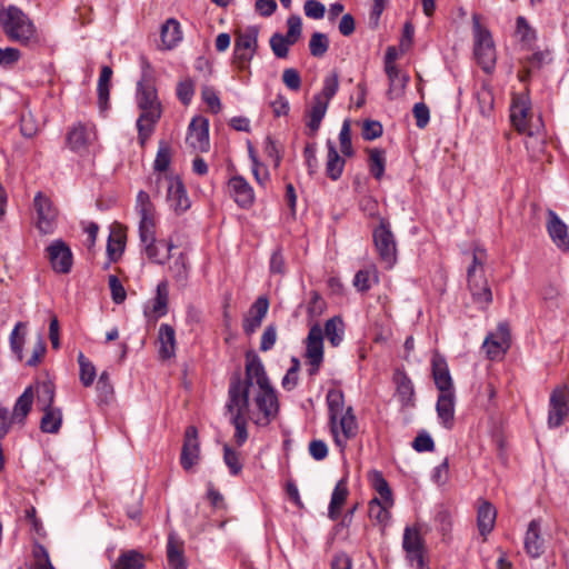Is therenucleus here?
<instances>
[{
    "mask_svg": "<svg viewBox=\"0 0 569 569\" xmlns=\"http://www.w3.org/2000/svg\"><path fill=\"white\" fill-rule=\"evenodd\" d=\"M254 402L259 411L263 415L267 423L278 415V397L271 385L266 388H259V391L254 396Z\"/></svg>",
    "mask_w": 569,
    "mask_h": 569,
    "instance_id": "20",
    "label": "nucleus"
},
{
    "mask_svg": "<svg viewBox=\"0 0 569 569\" xmlns=\"http://www.w3.org/2000/svg\"><path fill=\"white\" fill-rule=\"evenodd\" d=\"M486 253L481 249L473 251L472 263L468 268V286L472 300L480 309H487L492 302V291L485 278L483 262Z\"/></svg>",
    "mask_w": 569,
    "mask_h": 569,
    "instance_id": "3",
    "label": "nucleus"
},
{
    "mask_svg": "<svg viewBox=\"0 0 569 569\" xmlns=\"http://www.w3.org/2000/svg\"><path fill=\"white\" fill-rule=\"evenodd\" d=\"M200 460V443L198 430L194 426H189L184 432V440L180 455V463L186 471L191 470Z\"/></svg>",
    "mask_w": 569,
    "mask_h": 569,
    "instance_id": "12",
    "label": "nucleus"
},
{
    "mask_svg": "<svg viewBox=\"0 0 569 569\" xmlns=\"http://www.w3.org/2000/svg\"><path fill=\"white\" fill-rule=\"evenodd\" d=\"M228 186L231 196L240 207L248 208L253 203V190L244 178L240 176L232 177Z\"/></svg>",
    "mask_w": 569,
    "mask_h": 569,
    "instance_id": "26",
    "label": "nucleus"
},
{
    "mask_svg": "<svg viewBox=\"0 0 569 569\" xmlns=\"http://www.w3.org/2000/svg\"><path fill=\"white\" fill-rule=\"evenodd\" d=\"M167 180V200L170 208L177 213L184 212L191 206L187 190L179 178H166Z\"/></svg>",
    "mask_w": 569,
    "mask_h": 569,
    "instance_id": "18",
    "label": "nucleus"
},
{
    "mask_svg": "<svg viewBox=\"0 0 569 569\" xmlns=\"http://www.w3.org/2000/svg\"><path fill=\"white\" fill-rule=\"evenodd\" d=\"M112 69L109 66H103L98 80V103L101 110L108 108L109 96H110V80L112 77Z\"/></svg>",
    "mask_w": 569,
    "mask_h": 569,
    "instance_id": "40",
    "label": "nucleus"
},
{
    "mask_svg": "<svg viewBox=\"0 0 569 569\" xmlns=\"http://www.w3.org/2000/svg\"><path fill=\"white\" fill-rule=\"evenodd\" d=\"M300 370V360L297 357L291 358V367L287 370L282 378L281 386L284 390L291 391L298 385Z\"/></svg>",
    "mask_w": 569,
    "mask_h": 569,
    "instance_id": "57",
    "label": "nucleus"
},
{
    "mask_svg": "<svg viewBox=\"0 0 569 569\" xmlns=\"http://www.w3.org/2000/svg\"><path fill=\"white\" fill-rule=\"evenodd\" d=\"M391 507L392 505H388L386 501L379 498H373L369 502L368 513L370 519L377 521L380 525H386L390 519L389 509Z\"/></svg>",
    "mask_w": 569,
    "mask_h": 569,
    "instance_id": "46",
    "label": "nucleus"
},
{
    "mask_svg": "<svg viewBox=\"0 0 569 569\" xmlns=\"http://www.w3.org/2000/svg\"><path fill=\"white\" fill-rule=\"evenodd\" d=\"M348 495L349 490L347 487V480L342 478L337 482L331 495L328 510V516L331 520H337L340 517L341 508L345 505Z\"/></svg>",
    "mask_w": 569,
    "mask_h": 569,
    "instance_id": "32",
    "label": "nucleus"
},
{
    "mask_svg": "<svg viewBox=\"0 0 569 569\" xmlns=\"http://www.w3.org/2000/svg\"><path fill=\"white\" fill-rule=\"evenodd\" d=\"M54 401V386L51 381H43L38 387V405L41 409L52 408Z\"/></svg>",
    "mask_w": 569,
    "mask_h": 569,
    "instance_id": "56",
    "label": "nucleus"
},
{
    "mask_svg": "<svg viewBox=\"0 0 569 569\" xmlns=\"http://www.w3.org/2000/svg\"><path fill=\"white\" fill-rule=\"evenodd\" d=\"M328 156L326 162V173L331 180H338L343 171L346 161L338 153L336 146L331 140L327 141Z\"/></svg>",
    "mask_w": 569,
    "mask_h": 569,
    "instance_id": "34",
    "label": "nucleus"
},
{
    "mask_svg": "<svg viewBox=\"0 0 569 569\" xmlns=\"http://www.w3.org/2000/svg\"><path fill=\"white\" fill-rule=\"evenodd\" d=\"M328 106L329 103L326 100L313 97L312 104L310 109L307 110V127L310 129L312 136L319 130Z\"/></svg>",
    "mask_w": 569,
    "mask_h": 569,
    "instance_id": "36",
    "label": "nucleus"
},
{
    "mask_svg": "<svg viewBox=\"0 0 569 569\" xmlns=\"http://www.w3.org/2000/svg\"><path fill=\"white\" fill-rule=\"evenodd\" d=\"M48 258L52 269L59 273H69L72 267V252L63 240H54L48 248Z\"/></svg>",
    "mask_w": 569,
    "mask_h": 569,
    "instance_id": "14",
    "label": "nucleus"
},
{
    "mask_svg": "<svg viewBox=\"0 0 569 569\" xmlns=\"http://www.w3.org/2000/svg\"><path fill=\"white\" fill-rule=\"evenodd\" d=\"M525 549L527 553L537 558L543 552V539L540 537V522L531 520L525 537Z\"/></svg>",
    "mask_w": 569,
    "mask_h": 569,
    "instance_id": "31",
    "label": "nucleus"
},
{
    "mask_svg": "<svg viewBox=\"0 0 569 569\" xmlns=\"http://www.w3.org/2000/svg\"><path fill=\"white\" fill-rule=\"evenodd\" d=\"M171 162V149L168 143L160 142L159 149L154 159L153 169L159 172H164Z\"/></svg>",
    "mask_w": 569,
    "mask_h": 569,
    "instance_id": "59",
    "label": "nucleus"
},
{
    "mask_svg": "<svg viewBox=\"0 0 569 569\" xmlns=\"http://www.w3.org/2000/svg\"><path fill=\"white\" fill-rule=\"evenodd\" d=\"M159 357L170 359L176 355V332L172 326L162 323L158 332Z\"/></svg>",
    "mask_w": 569,
    "mask_h": 569,
    "instance_id": "30",
    "label": "nucleus"
},
{
    "mask_svg": "<svg viewBox=\"0 0 569 569\" xmlns=\"http://www.w3.org/2000/svg\"><path fill=\"white\" fill-rule=\"evenodd\" d=\"M43 416L40 420V429L46 433H58L62 425V411L60 408L52 407L41 409Z\"/></svg>",
    "mask_w": 569,
    "mask_h": 569,
    "instance_id": "39",
    "label": "nucleus"
},
{
    "mask_svg": "<svg viewBox=\"0 0 569 569\" xmlns=\"http://www.w3.org/2000/svg\"><path fill=\"white\" fill-rule=\"evenodd\" d=\"M532 112L529 98L523 94L513 96L510 106V121L515 129L525 134L539 133L543 128L541 119L538 118L533 123L531 122Z\"/></svg>",
    "mask_w": 569,
    "mask_h": 569,
    "instance_id": "5",
    "label": "nucleus"
},
{
    "mask_svg": "<svg viewBox=\"0 0 569 569\" xmlns=\"http://www.w3.org/2000/svg\"><path fill=\"white\" fill-rule=\"evenodd\" d=\"M249 392L250 387L242 381L241 373L239 371L234 372L230 378L228 401L226 405L231 416H233V413L246 416L249 410Z\"/></svg>",
    "mask_w": 569,
    "mask_h": 569,
    "instance_id": "8",
    "label": "nucleus"
},
{
    "mask_svg": "<svg viewBox=\"0 0 569 569\" xmlns=\"http://www.w3.org/2000/svg\"><path fill=\"white\" fill-rule=\"evenodd\" d=\"M144 556L134 549L121 551L111 569H144Z\"/></svg>",
    "mask_w": 569,
    "mask_h": 569,
    "instance_id": "35",
    "label": "nucleus"
},
{
    "mask_svg": "<svg viewBox=\"0 0 569 569\" xmlns=\"http://www.w3.org/2000/svg\"><path fill=\"white\" fill-rule=\"evenodd\" d=\"M305 358L309 376H316L323 362V330L319 325L312 326L308 332Z\"/></svg>",
    "mask_w": 569,
    "mask_h": 569,
    "instance_id": "9",
    "label": "nucleus"
},
{
    "mask_svg": "<svg viewBox=\"0 0 569 569\" xmlns=\"http://www.w3.org/2000/svg\"><path fill=\"white\" fill-rule=\"evenodd\" d=\"M223 461L232 476H238L242 470L240 453L233 450L229 445L223 446Z\"/></svg>",
    "mask_w": 569,
    "mask_h": 569,
    "instance_id": "55",
    "label": "nucleus"
},
{
    "mask_svg": "<svg viewBox=\"0 0 569 569\" xmlns=\"http://www.w3.org/2000/svg\"><path fill=\"white\" fill-rule=\"evenodd\" d=\"M242 381L249 387L256 382L258 388H266L271 385L261 359L252 351L246 355V377Z\"/></svg>",
    "mask_w": 569,
    "mask_h": 569,
    "instance_id": "15",
    "label": "nucleus"
},
{
    "mask_svg": "<svg viewBox=\"0 0 569 569\" xmlns=\"http://www.w3.org/2000/svg\"><path fill=\"white\" fill-rule=\"evenodd\" d=\"M137 210L140 216L139 228L154 226V208L146 191H139L137 196Z\"/></svg>",
    "mask_w": 569,
    "mask_h": 569,
    "instance_id": "37",
    "label": "nucleus"
},
{
    "mask_svg": "<svg viewBox=\"0 0 569 569\" xmlns=\"http://www.w3.org/2000/svg\"><path fill=\"white\" fill-rule=\"evenodd\" d=\"M26 328L27 325L20 321L14 326L10 335L11 350L19 360H22V349L26 341Z\"/></svg>",
    "mask_w": 569,
    "mask_h": 569,
    "instance_id": "49",
    "label": "nucleus"
},
{
    "mask_svg": "<svg viewBox=\"0 0 569 569\" xmlns=\"http://www.w3.org/2000/svg\"><path fill=\"white\" fill-rule=\"evenodd\" d=\"M258 33L257 27H249L243 32H238L234 41V47L238 50H249L252 52L257 51L258 48Z\"/></svg>",
    "mask_w": 569,
    "mask_h": 569,
    "instance_id": "45",
    "label": "nucleus"
},
{
    "mask_svg": "<svg viewBox=\"0 0 569 569\" xmlns=\"http://www.w3.org/2000/svg\"><path fill=\"white\" fill-rule=\"evenodd\" d=\"M37 212V228L42 233H51L57 219V210L51 200L43 193L38 192L33 200Z\"/></svg>",
    "mask_w": 569,
    "mask_h": 569,
    "instance_id": "10",
    "label": "nucleus"
},
{
    "mask_svg": "<svg viewBox=\"0 0 569 569\" xmlns=\"http://www.w3.org/2000/svg\"><path fill=\"white\" fill-rule=\"evenodd\" d=\"M230 421L236 429L233 436L234 442L237 443V446L241 447L248 439L247 421L244 419V416L233 413V416H231Z\"/></svg>",
    "mask_w": 569,
    "mask_h": 569,
    "instance_id": "60",
    "label": "nucleus"
},
{
    "mask_svg": "<svg viewBox=\"0 0 569 569\" xmlns=\"http://www.w3.org/2000/svg\"><path fill=\"white\" fill-rule=\"evenodd\" d=\"M479 111L483 117H489L493 110V93L487 87L482 86L476 93Z\"/></svg>",
    "mask_w": 569,
    "mask_h": 569,
    "instance_id": "51",
    "label": "nucleus"
},
{
    "mask_svg": "<svg viewBox=\"0 0 569 569\" xmlns=\"http://www.w3.org/2000/svg\"><path fill=\"white\" fill-rule=\"evenodd\" d=\"M510 333L507 323H500L495 333H490L485 342L483 348L490 358H496L500 353H505L509 348Z\"/></svg>",
    "mask_w": 569,
    "mask_h": 569,
    "instance_id": "22",
    "label": "nucleus"
},
{
    "mask_svg": "<svg viewBox=\"0 0 569 569\" xmlns=\"http://www.w3.org/2000/svg\"><path fill=\"white\" fill-rule=\"evenodd\" d=\"M497 518V510L487 500H479L477 508V528L483 540L493 530Z\"/></svg>",
    "mask_w": 569,
    "mask_h": 569,
    "instance_id": "24",
    "label": "nucleus"
},
{
    "mask_svg": "<svg viewBox=\"0 0 569 569\" xmlns=\"http://www.w3.org/2000/svg\"><path fill=\"white\" fill-rule=\"evenodd\" d=\"M402 546L411 561H417L419 566L423 565L422 539L416 529L406 528Z\"/></svg>",
    "mask_w": 569,
    "mask_h": 569,
    "instance_id": "29",
    "label": "nucleus"
},
{
    "mask_svg": "<svg viewBox=\"0 0 569 569\" xmlns=\"http://www.w3.org/2000/svg\"><path fill=\"white\" fill-rule=\"evenodd\" d=\"M345 323L340 317H332L326 321L323 335L332 347H338L343 340Z\"/></svg>",
    "mask_w": 569,
    "mask_h": 569,
    "instance_id": "43",
    "label": "nucleus"
},
{
    "mask_svg": "<svg viewBox=\"0 0 569 569\" xmlns=\"http://www.w3.org/2000/svg\"><path fill=\"white\" fill-rule=\"evenodd\" d=\"M167 559L170 569H187L184 543L173 533H170L168 538Z\"/></svg>",
    "mask_w": 569,
    "mask_h": 569,
    "instance_id": "28",
    "label": "nucleus"
},
{
    "mask_svg": "<svg viewBox=\"0 0 569 569\" xmlns=\"http://www.w3.org/2000/svg\"><path fill=\"white\" fill-rule=\"evenodd\" d=\"M78 363L80 367L79 378L81 383L84 387H90L97 377L94 365L87 359L82 352L78 355Z\"/></svg>",
    "mask_w": 569,
    "mask_h": 569,
    "instance_id": "48",
    "label": "nucleus"
},
{
    "mask_svg": "<svg viewBox=\"0 0 569 569\" xmlns=\"http://www.w3.org/2000/svg\"><path fill=\"white\" fill-rule=\"evenodd\" d=\"M170 271L173 273L178 282H184L188 278V261L187 256L181 252L170 266Z\"/></svg>",
    "mask_w": 569,
    "mask_h": 569,
    "instance_id": "62",
    "label": "nucleus"
},
{
    "mask_svg": "<svg viewBox=\"0 0 569 569\" xmlns=\"http://www.w3.org/2000/svg\"><path fill=\"white\" fill-rule=\"evenodd\" d=\"M0 23L3 32L11 40L22 46L36 43L37 32L32 21L19 8L10 6L0 12Z\"/></svg>",
    "mask_w": 569,
    "mask_h": 569,
    "instance_id": "2",
    "label": "nucleus"
},
{
    "mask_svg": "<svg viewBox=\"0 0 569 569\" xmlns=\"http://www.w3.org/2000/svg\"><path fill=\"white\" fill-rule=\"evenodd\" d=\"M438 418L445 428L451 429L455 421V391L452 392H440L437 406H436Z\"/></svg>",
    "mask_w": 569,
    "mask_h": 569,
    "instance_id": "27",
    "label": "nucleus"
},
{
    "mask_svg": "<svg viewBox=\"0 0 569 569\" xmlns=\"http://www.w3.org/2000/svg\"><path fill=\"white\" fill-rule=\"evenodd\" d=\"M187 144L194 151L209 150V121L206 118H193L189 124L186 137Z\"/></svg>",
    "mask_w": 569,
    "mask_h": 569,
    "instance_id": "11",
    "label": "nucleus"
},
{
    "mask_svg": "<svg viewBox=\"0 0 569 569\" xmlns=\"http://www.w3.org/2000/svg\"><path fill=\"white\" fill-rule=\"evenodd\" d=\"M269 309V301L266 297H259L250 307L242 323L243 331L251 336L262 323Z\"/></svg>",
    "mask_w": 569,
    "mask_h": 569,
    "instance_id": "23",
    "label": "nucleus"
},
{
    "mask_svg": "<svg viewBox=\"0 0 569 569\" xmlns=\"http://www.w3.org/2000/svg\"><path fill=\"white\" fill-rule=\"evenodd\" d=\"M358 433V422L352 407H348L338 418V438L341 440L337 445L341 450L347 446V441L355 438Z\"/></svg>",
    "mask_w": 569,
    "mask_h": 569,
    "instance_id": "25",
    "label": "nucleus"
},
{
    "mask_svg": "<svg viewBox=\"0 0 569 569\" xmlns=\"http://www.w3.org/2000/svg\"><path fill=\"white\" fill-rule=\"evenodd\" d=\"M126 247V236L122 232H111L107 243V253L109 262H117L122 256ZM110 263L106 264V268Z\"/></svg>",
    "mask_w": 569,
    "mask_h": 569,
    "instance_id": "44",
    "label": "nucleus"
},
{
    "mask_svg": "<svg viewBox=\"0 0 569 569\" xmlns=\"http://www.w3.org/2000/svg\"><path fill=\"white\" fill-rule=\"evenodd\" d=\"M568 399L566 387H559L551 393L548 417V423L551 428H557L562 425L563 419L569 411Z\"/></svg>",
    "mask_w": 569,
    "mask_h": 569,
    "instance_id": "16",
    "label": "nucleus"
},
{
    "mask_svg": "<svg viewBox=\"0 0 569 569\" xmlns=\"http://www.w3.org/2000/svg\"><path fill=\"white\" fill-rule=\"evenodd\" d=\"M33 557L34 569H54L50 561L49 553L42 545L37 543L33 547Z\"/></svg>",
    "mask_w": 569,
    "mask_h": 569,
    "instance_id": "63",
    "label": "nucleus"
},
{
    "mask_svg": "<svg viewBox=\"0 0 569 569\" xmlns=\"http://www.w3.org/2000/svg\"><path fill=\"white\" fill-rule=\"evenodd\" d=\"M181 40L180 23L171 18L161 28V41L167 49H172Z\"/></svg>",
    "mask_w": 569,
    "mask_h": 569,
    "instance_id": "42",
    "label": "nucleus"
},
{
    "mask_svg": "<svg viewBox=\"0 0 569 569\" xmlns=\"http://www.w3.org/2000/svg\"><path fill=\"white\" fill-rule=\"evenodd\" d=\"M432 377L439 392H452L453 382L446 359L436 352L431 359Z\"/></svg>",
    "mask_w": 569,
    "mask_h": 569,
    "instance_id": "21",
    "label": "nucleus"
},
{
    "mask_svg": "<svg viewBox=\"0 0 569 569\" xmlns=\"http://www.w3.org/2000/svg\"><path fill=\"white\" fill-rule=\"evenodd\" d=\"M370 479L372 482V487L379 493L381 500L386 501L388 505H393L392 493L387 480L383 478L380 471H372L370 473Z\"/></svg>",
    "mask_w": 569,
    "mask_h": 569,
    "instance_id": "47",
    "label": "nucleus"
},
{
    "mask_svg": "<svg viewBox=\"0 0 569 569\" xmlns=\"http://www.w3.org/2000/svg\"><path fill=\"white\" fill-rule=\"evenodd\" d=\"M395 382L397 385V395L402 406H412L415 389L410 378L401 371L395 373Z\"/></svg>",
    "mask_w": 569,
    "mask_h": 569,
    "instance_id": "38",
    "label": "nucleus"
},
{
    "mask_svg": "<svg viewBox=\"0 0 569 569\" xmlns=\"http://www.w3.org/2000/svg\"><path fill=\"white\" fill-rule=\"evenodd\" d=\"M547 231L553 243L562 251L569 252V228L551 209L547 211Z\"/></svg>",
    "mask_w": 569,
    "mask_h": 569,
    "instance_id": "17",
    "label": "nucleus"
},
{
    "mask_svg": "<svg viewBox=\"0 0 569 569\" xmlns=\"http://www.w3.org/2000/svg\"><path fill=\"white\" fill-rule=\"evenodd\" d=\"M526 147L531 152L533 158H539L545 153L546 139L542 134V129L539 133L527 134Z\"/></svg>",
    "mask_w": 569,
    "mask_h": 569,
    "instance_id": "58",
    "label": "nucleus"
},
{
    "mask_svg": "<svg viewBox=\"0 0 569 569\" xmlns=\"http://www.w3.org/2000/svg\"><path fill=\"white\" fill-rule=\"evenodd\" d=\"M369 167L372 176L380 180L385 173V152L380 149L369 151Z\"/></svg>",
    "mask_w": 569,
    "mask_h": 569,
    "instance_id": "54",
    "label": "nucleus"
},
{
    "mask_svg": "<svg viewBox=\"0 0 569 569\" xmlns=\"http://www.w3.org/2000/svg\"><path fill=\"white\" fill-rule=\"evenodd\" d=\"M473 54L479 66L490 72L496 63V49L490 31L482 27L477 16L472 17Z\"/></svg>",
    "mask_w": 569,
    "mask_h": 569,
    "instance_id": "4",
    "label": "nucleus"
},
{
    "mask_svg": "<svg viewBox=\"0 0 569 569\" xmlns=\"http://www.w3.org/2000/svg\"><path fill=\"white\" fill-rule=\"evenodd\" d=\"M339 141L342 154L346 157H351L353 154V149L351 143V124L349 119H346L342 123L339 133Z\"/></svg>",
    "mask_w": 569,
    "mask_h": 569,
    "instance_id": "61",
    "label": "nucleus"
},
{
    "mask_svg": "<svg viewBox=\"0 0 569 569\" xmlns=\"http://www.w3.org/2000/svg\"><path fill=\"white\" fill-rule=\"evenodd\" d=\"M33 399L34 392L31 386L26 388L22 395L17 399L13 411L11 413L12 419L17 423H24L27 416L31 411Z\"/></svg>",
    "mask_w": 569,
    "mask_h": 569,
    "instance_id": "33",
    "label": "nucleus"
},
{
    "mask_svg": "<svg viewBox=\"0 0 569 569\" xmlns=\"http://www.w3.org/2000/svg\"><path fill=\"white\" fill-rule=\"evenodd\" d=\"M169 289L168 282L161 281L157 286L156 297L152 300L151 312L154 318L163 317L168 312Z\"/></svg>",
    "mask_w": 569,
    "mask_h": 569,
    "instance_id": "41",
    "label": "nucleus"
},
{
    "mask_svg": "<svg viewBox=\"0 0 569 569\" xmlns=\"http://www.w3.org/2000/svg\"><path fill=\"white\" fill-rule=\"evenodd\" d=\"M96 128L92 123H77L67 134L68 146L76 152H82L96 140Z\"/></svg>",
    "mask_w": 569,
    "mask_h": 569,
    "instance_id": "13",
    "label": "nucleus"
},
{
    "mask_svg": "<svg viewBox=\"0 0 569 569\" xmlns=\"http://www.w3.org/2000/svg\"><path fill=\"white\" fill-rule=\"evenodd\" d=\"M327 403L329 410L330 430L336 445H340L341 440L338 438V418L347 409L345 408L343 392L339 389L329 390L327 393Z\"/></svg>",
    "mask_w": 569,
    "mask_h": 569,
    "instance_id": "19",
    "label": "nucleus"
},
{
    "mask_svg": "<svg viewBox=\"0 0 569 569\" xmlns=\"http://www.w3.org/2000/svg\"><path fill=\"white\" fill-rule=\"evenodd\" d=\"M194 94V83L190 78L180 81L177 86L178 99L184 104H189Z\"/></svg>",
    "mask_w": 569,
    "mask_h": 569,
    "instance_id": "64",
    "label": "nucleus"
},
{
    "mask_svg": "<svg viewBox=\"0 0 569 569\" xmlns=\"http://www.w3.org/2000/svg\"><path fill=\"white\" fill-rule=\"evenodd\" d=\"M329 49V39L322 32H313L309 41V50L312 57L320 58Z\"/></svg>",
    "mask_w": 569,
    "mask_h": 569,
    "instance_id": "53",
    "label": "nucleus"
},
{
    "mask_svg": "<svg viewBox=\"0 0 569 569\" xmlns=\"http://www.w3.org/2000/svg\"><path fill=\"white\" fill-rule=\"evenodd\" d=\"M138 106L141 113L137 120L138 138L141 146H144L154 130V124L161 117V106L158 100L157 90L147 76L138 82Z\"/></svg>",
    "mask_w": 569,
    "mask_h": 569,
    "instance_id": "1",
    "label": "nucleus"
},
{
    "mask_svg": "<svg viewBox=\"0 0 569 569\" xmlns=\"http://www.w3.org/2000/svg\"><path fill=\"white\" fill-rule=\"evenodd\" d=\"M385 70L390 82L388 96L390 99H393V91L402 90L408 82V77L401 76L400 70L397 68V66H390L388 68H385Z\"/></svg>",
    "mask_w": 569,
    "mask_h": 569,
    "instance_id": "52",
    "label": "nucleus"
},
{
    "mask_svg": "<svg viewBox=\"0 0 569 569\" xmlns=\"http://www.w3.org/2000/svg\"><path fill=\"white\" fill-rule=\"evenodd\" d=\"M139 239L148 259L158 264H163L170 258L173 248L171 242L156 239V224L139 228Z\"/></svg>",
    "mask_w": 569,
    "mask_h": 569,
    "instance_id": "7",
    "label": "nucleus"
},
{
    "mask_svg": "<svg viewBox=\"0 0 569 569\" xmlns=\"http://www.w3.org/2000/svg\"><path fill=\"white\" fill-rule=\"evenodd\" d=\"M373 243L381 262L386 268H392L397 261V244L389 222L381 218L379 226L372 232Z\"/></svg>",
    "mask_w": 569,
    "mask_h": 569,
    "instance_id": "6",
    "label": "nucleus"
},
{
    "mask_svg": "<svg viewBox=\"0 0 569 569\" xmlns=\"http://www.w3.org/2000/svg\"><path fill=\"white\" fill-rule=\"evenodd\" d=\"M339 89V76L336 71L330 72L323 80L322 90L315 94L316 98L326 100L328 103L335 97Z\"/></svg>",
    "mask_w": 569,
    "mask_h": 569,
    "instance_id": "50",
    "label": "nucleus"
}]
</instances>
